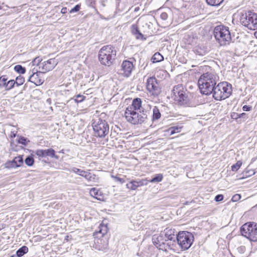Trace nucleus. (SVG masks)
Segmentation results:
<instances>
[{"label":"nucleus","instance_id":"f257e3e1","mask_svg":"<svg viewBox=\"0 0 257 257\" xmlns=\"http://www.w3.org/2000/svg\"><path fill=\"white\" fill-rule=\"evenodd\" d=\"M219 80V76L214 72L203 73L198 81L201 93L205 95L212 94Z\"/></svg>","mask_w":257,"mask_h":257},{"label":"nucleus","instance_id":"f03ea898","mask_svg":"<svg viewBox=\"0 0 257 257\" xmlns=\"http://www.w3.org/2000/svg\"><path fill=\"white\" fill-rule=\"evenodd\" d=\"M116 53V50L112 46H104L99 51V61L102 65L109 66L115 60Z\"/></svg>","mask_w":257,"mask_h":257},{"label":"nucleus","instance_id":"7ed1b4c3","mask_svg":"<svg viewBox=\"0 0 257 257\" xmlns=\"http://www.w3.org/2000/svg\"><path fill=\"white\" fill-rule=\"evenodd\" d=\"M212 93L216 100H221L228 98L232 93V86L227 82H221L215 85Z\"/></svg>","mask_w":257,"mask_h":257},{"label":"nucleus","instance_id":"20e7f679","mask_svg":"<svg viewBox=\"0 0 257 257\" xmlns=\"http://www.w3.org/2000/svg\"><path fill=\"white\" fill-rule=\"evenodd\" d=\"M214 35L216 41L221 46L229 44L231 40L228 27L223 25H219L215 27Z\"/></svg>","mask_w":257,"mask_h":257},{"label":"nucleus","instance_id":"39448f33","mask_svg":"<svg viewBox=\"0 0 257 257\" xmlns=\"http://www.w3.org/2000/svg\"><path fill=\"white\" fill-rule=\"evenodd\" d=\"M126 120L133 124H138L144 122L148 117L147 111L142 110L139 112L132 109H126L124 113Z\"/></svg>","mask_w":257,"mask_h":257},{"label":"nucleus","instance_id":"423d86ee","mask_svg":"<svg viewBox=\"0 0 257 257\" xmlns=\"http://www.w3.org/2000/svg\"><path fill=\"white\" fill-rule=\"evenodd\" d=\"M240 23L248 29H257V14L251 11L240 13Z\"/></svg>","mask_w":257,"mask_h":257},{"label":"nucleus","instance_id":"0eeeda50","mask_svg":"<svg viewBox=\"0 0 257 257\" xmlns=\"http://www.w3.org/2000/svg\"><path fill=\"white\" fill-rule=\"evenodd\" d=\"M172 97L179 105H186L189 102L186 90L182 84H178L174 87L172 90Z\"/></svg>","mask_w":257,"mask_h":257},{"label":"nucleus","instance_id":"6e6552de","mask_svg":"<svg viewBox=\"0 0 257 257\" xmlns=\"http://www.w3.org/2000/svg\"><path fill=\"white\" fill-rule=\"evenodd\" d=\"M241 234L251 241H257V223L247 222L240 228Z\"/></svg>","mask_w":257,"mask_h":257},{"label":"nucleus","instance_id":"1a4fd4ad","mask_svg":"<svg viewBox=\"0 0 257 257\" xmlns=\"http://www.w3.org/2000/svg\"><path fill=\"white\" fill-rule=\"evenodd\" d=\"M92 127L96 137L104 138L109 133V125L104 120L100 118L95 120Z\"/></svg>","mask_w":257,"mask_h":257},{"label":"nucleus","instance_id":"9d476101","mask_svg":"<svg viewBox=\"0 0 257 257\" xmlns=\"http://www.w3.org/2000/svg\"><path fill=\"white\" fill-rule=\"evenodd\" d=\"M177 242L182 249H188L192 245L194 236L192 234L188 231H180L177 234L176 237Z\"/></svg>","mask_w":257,"mask_h":257},{"label":"nucleus","instance_id":"9b49d317","mask_svg":"<svg viewBox=\"0 0 257 257\" xmlns=\"http://www.w3.org/2000/svg\"><path fill=\"white\" fill-rule=\"evenodd\" d=\"M146 87L149 93L154 96L159 95L161 91L156 79L153 77H150L148 78L146 82Z\"/></svg>","mask_w":257,"mask_h":257},{"label":"nucleus","instance_id":"f8f14e48","mask_svg":"<svg viewBox=\"0 0 257 257\" xmlns=\"http://www.w3.org/2000/svg\"><path fill=\"white\" fill-rule=\"evenodd\" d=\"M134 68L133 63L130 61H123L121 65L120 69V74L122 76L128 77Z\"/></svg>","mask_w":257,"mask_h":257},{"label":"nucleus","instance_id":"ddd939ff","mask_svg":"<svg viewBox=\"0 0 257 257\" xmlns=\"http://www.w3.org/2000/svg\"><path fill=\"white\" fill-rule=\"evenodd\" d=\"M71 171L83 177L88 182H94L95 181V175L91 174L89 172L80 170L75 167L71 169Z\"/></svg>","mask_w":257,"mask_h":257},{"label":"nucleus","instance_id":"4468645a","mask_svg":"<svg viewBox=\"0 0 257 257\" xmlns=\"http://www.w3.org/2000/svg\"><path fill=\"white\" fill-rule=\"evenodd\" d=\"M149 181L147 179H137L133 180L126 185V188L132 190H135L138 187L147 185Z\"/></svg>","mask_w":257,"mask_h":257},{"label":"nucleus","instance_id":"2eb2a0df","mask_svg":"<svg viewBox=\"0 0 257 257\" xmlns=\"http://www.w3.org/2000/svg\"><path fill=\"white\" fill-rule=\"evenodd\" d=\"M161 233L166 241L169 240L175 241L177 236V232L175 230L169 227L165 228L161 232Z\"/></svg>","mask_w":257,"mask_h":257},{"label":"nucleus","instance_id":"dca6fc26","mask_svg":"<svg viewBox=\"0 0 257 257\" xmlns=\"http://www.w3.org/2000/svg\"><path fill=\"white\" fill-rule=\"evenodd\" d=\"M57 62L54 59H50L47 61H45L42 63V66H40L41 68L42 73H44L53 70L56 66Z\"/></svg>","mask_w":257,"mask_h":257},{"label":"nucleus","instance_id":"f3484780","mask_svg":"<svg viewBox=\"0 0 257 257\" xmlns=\"http://www.w3.org/2000/svg\"><path fill=\"white\" fill-rule=\"evenodd\" d=\"M93 247L98 250L105 251L108 249V243L106 239L95 238Z\"/></svg>","mask_w":257,"mask_h":257},{"label":"nucleus","instance_id":"a211bd4d","mask_svg":"<svg viewBox=\"0 0 257 257\" xmlns=\"http://www.w3.org/2000/svg\"><path fill=\"white\" fill-rule=\"evenodd\" d=\"M15 84L14 80L8 81L6 76L0 77V88H4L6 90H10L12 89Z\"/></svg>","mask_w":257,"mask_h":257},{"label":"nucleus","instance_id":"6ab92c4d","mask_svg":"<svg viewBox=\"0 0 257 257\" xmlns=\"http://www.w3.org/2000/svg\"><path fill=\"white\" fill-rule=\"evenodd\" d=\"M36 154L39 157H46L50 156L52 158H58V156L55 155V151L52 149H49L47 150H37Z\"/></svg>","mask_w":257,"mask_h":257},{"label":"nucleus","instance_id":"aec40b11","mask_svg":"<svg viewBox=\"0 0 257 257\" xmlns=\"http://www.w3.org/2000/svg\"><path fill=\"white\" fill-rule=\"evenodd\" d=\"M42 72H34L32 74L30 75L29 81L34 83L36 85H40L43 83L44 80L40 78L39 74Z\"/></svg>","mask_w":257,"mask_h":257},{"label":"nucleus","instance_id":"412c9836","mask_svg":"<svg viewBox=\"0 0 257 257\" xmlns=\"http://www.w3.org/2000/svg\"><path fill=\"white\" fill-rule=\"evenodd\" d=\"M152 241L154 245L160 249H161L162 245L165 244L166 241L161 233L159 234L154 235L152 237Z\"/></svg>","mask_w":257,"mask_h":257},{"label":"nucleus","instance_id":"4be33fe9","mask_svg":"<svg viewBox=\"0 0 257 257\" xmlns=\"http://www.w3.org/2000/svg\"><path fill=\"white\" fill-rule=\"evenodd\" d=\"M132 109L134 111H139L144 110L142 106V100L141 98H136L133 101L131 105L128 106L126 109Z\"/></svg>","mask_w":257,"mask_h":257},{"label":"nucleus","instance_id":"5701e85b","mask_svg":"<svg viewBox=\"0 0 257 257\" xmlns=\"http://www.w3.org/2000/svg\"><path fill=\"white\" fill-rule=\"evenodd\" d=\"M163 56L160 53L157 52L154 54L151 60L153 63H157L163 61Z\"/></svg>","mask_w":257,"mask_h":257},{"label":"nucleus","instance_id":"b1692460","mask_svg":"<svg viewBox=\"0 0 257 257\" xmlns=\"http://www.w3.org/2000/svg\"><path fill=\"white\" fill-rule=\"evenodd\" d=\"M90 194L94 198L97 199H100L99 197L101 196V192L95 188H91L90 190Z\"/></svg>","mask_w":257,"mask_h":257},{"label":"nucleus","instance_id":"393cba45","mask_svg":"<svg viewBox=\"0 0 257 257\" xmlns=\"http://www.w3.org/2000/svg\"><path fill=\"white\" fill-rule=\"evenodd\" d=\"M28 252V248L26 246H23L20 248L16 252L18 257H21Z\"/></svg>","mask_w":257,"mask_h":257},{"label":"nucleus","instance_id":"a878e982","mask_svg":"<svg viewBox=\"0 0 257 257\" xmlns=\"http://www.w3.org/2000/svg\"><path fill=\"white\" fill-rule=\"evenodd\" d=\"M153 120H158L161 117V114L160 110H159V108H158V107L155 106L153 108Z\"/></svg>","mask_w":257,"mask_h":257},{"label":"nucleus","instance_id":"bb28decb","mask_svg":"<svg viewBox=\"0 0 257 257\" xmlns=\"http://www.w3.org/2000/svg\"><path fill=\"white\" fill-rule=\"evenodd\" d=\"M182 127L179 126H172L169 129V131L170 132V135H173L176 133H179L181 132Z\"/></svg>","mask_w":257,"mask_h":257},{"label":"nucleus","instance_id":"cd10ccee","mask_svg":"<svg viewBox=\"0 0 257 257\" xmlns=\"http://www.w3.org/2000/svg\"><path fill=\"white\" fill-rule=\"evenodd\" d=\"M163 176L161 174H158L155 177L152 178L149 182L151 183L160 182L163 180Z\"/></svg>","mask_w":257,"mask_h":257},{"label":"nucleus","instance_id":"c85d7f7f","mask_svg":"<svg viewBox=\"0 0 257 257\" xmlns=\"http://www.w3.org/2000/svg\"><path fill=\"white\" fill-rule=\"evenodd\" d=\"M5 166L6 168L9 169L19 167L14 160L12 161H10L6 163Z\"/></svg>","mask_w":257,"mask_h":257},{"label":"nucleus","instance_id":"c756f323","mask_svg":"<svg viewBox=\"0 0 257 257\" xmlns=\"http://www.w3.org/2000/svg\"><path fill=\"white\" fill-rule=\"evenodd\" d=\"M14 70L20 74H24L26 72L25 68L20 65H17L15 66Z\"/></svg>","mask_w":257,"mask_h":257},{"label":"nucleus","instance_id":"7c9ffc66","mask_svg":"<svg viewBox=\"0 0 257 257\" xmlns=\"http://www.w3.org/2000/svg\"><path fill=\"white\" fill-rule=\"evenodd\" d=\"M15 84H16L17 86H19L22 85L24 83L25 78L20 75L16 78V80H15Z\"/></svg>","mask_w":257,"mask_h":257},{"label":"nucleus","instance_id":"2f4dec72","mask_svg":"<svg viewBox=\"0 0 257 257\" xmlns=\"http://www.w3.org/2000/svg\"><path fill=\"white\" fill-rule=\"evenodd\" d=\"M85 96L78 94L76 96H74L72 99H74L75 102L76 103L81 102L85 99Z\"/></svg>","mask_w":257,"mask_h":257},{"label":"nucleus","instance_id":"473e14b6","mask_svg":"<svg viewBox=\"0 0 257 257\" xmlns=\"http://www.w3.org/2000/svg\"><path fill=\"white\" fill-rule=\"evenodd\" d=\"M25 163L29 166H32L34 162V159L32 156H28L25 160Z\"/></svg>","mask_w":257,"mask_h":257},{"label":"nucleus","instance_id":"72a5a7b5","mask_svg":"<svg viewBox=\"0 0 257 257\" xmlns=\"http://www.w3.org/2000/svg\"><path fill=\"white\" fill-rule=\"evenodd\" d=\"M242 165V163L240 161H238L236 164L233 165L231 166V170L232 171H237L240 167Z\"/></svg>","mask_w":257,"mask_h":257},{"label":"nucleus","instance_id":"f704fd0d","mask_svg":"<svg viewBox=\"0 0 257 257\" xmlns=\"http://www.w3.org/2000/svg\"><path fill=\"white\" fill-rule=\"evenodd\" d=\"M223 1H206L208 5L211 6H219Z\"/></svg>","mask_w":257,"mask_h":257},{"label":"nucleus","instance_id":"c9c22d12","mask_svg":"<svg viewBox=\"0 0 257 257\" xmlns=\"http://www.w3.org/2000/svg\"><path fill=\"white\" fill-rule=\"evenodd\" d=\"M29 141L27 138L21 137L18 140V143L25 146L27 145Z\"/></svg>","mask_w":257,"mask_h":257},{"label":"nucleus","instance_id":"e433bc0d","mask_svg":"<svg viewBox=\"0 0 257 257\" xmlns=\"http://www.w3.org/2000/svg\"><path fill=\"white\" fill-rule=\"evenodd\" d=\"M14 160L20 167L23 163V159L22 156L16 157L14 158Z\"/></svg>","mask_w":257,"mask_h":257},{"label":"nucleus","instance_id":"4c0bfd02","mask_svg":"<svg viewBox=\"0 0 257 257\" xmlns=\"http://www.w3.org/2000/svg\"><path fill=\"white\" fill-rule=\"evenodd\" d=\"M42 59L40 57H38L35 58L33 61H32V64L33 65H39L41 62L42 61Z\"/></svg>","mask_w":257,"mask_h":257},{"label":"nucleus","instance_id":"58836bf2","mask_svg":"<svg viewBox=\"0 0 257 257\" xmlns=\"http://www.w3.org/2000/svg\"><path fill=\"white\" fill-rule=\"evenodd\" d=\"M111 177L115 180V181L119 182L121 184H122L125 182V180L123 178H119L113 175L111 176Z\"/></svg>","mask_w":257,"mask_h":257},{"label":"nucleus","instance_id":"ea45409f","mask_svg":"<svg viewBox=\"0 0 257 257\" xmlns=\"http://www.w3.org/2000/svg\"><path fill=\"white\" fill-rule=\"evenodd\" d=\"M80 8V6L79 5H76L73 8H72L70 11V13L78 12Z\"/></svg>","mask_w":257,"mask_h":257},{"label":"nucleus","instance_id":"a19ab883","mask_svg":"<svg viewBox=\"0 0 257 257\" xmlns=\"http://www.w3.org/2000/svg\"><path fill=\"white\" fill-rule=\"evenodd\" d=\"M224 198V196L222 194H219L215 196V200L216 202H219L222 201Z\"/></svg>","mask_w":257,"mask_h":257},{"label":"nucleus","instance_id":"79ce46f5","mask_svg":"<svg viewBox=\"0 0 257 257\" xmlns=\"http://www.w3.org/2000/svg\"><path fill=\"white\" fill-rule=\"evenodd\" d=\"M241 198V196L239 194H236L233 196L232 200L234 202L237 201L239 200Z\"/></svg>","mask_w":257,"mask_h":257},{"label":"nucleus","instance_id":"37998d69","mask_svg":"<svg viewBox=\"0 0 257 257\" xmlns=\"http://www.w3.org/2000/svg\"><path fill=\"white\" fill-rule=\"evenodd\" d=\"M161 19L164 20H166L168 18V15L166 13H163L160 16Z\"/></svg>","mask_w":257,"mask_h":257},{"label":"nucleus","instance_id":"c03bdc74","mask_svg":"<svg viewBox=\"0 0 257 257\" xmlns=\"http://www.w3.org/2000/svg\"><path fill=\"white\" fill-rule=\"evenodd\" d=\"M138 32H140L139 30L137 27H134L133 29H132V33L135 35H137Z\"/></svg>","mask_w":257,"mask_h":257},{"label":"nucleus","instance_id":"a18cd8bd","mask_svg":"<svg viewBox=\"0 0 257 257\" xmlns=\"http://www.w3.org/2000/svg\"><path fill=\"white\" fill-rule=\"evenodd\" d=\"M251 107L248 106V105H244L242 107V109L243 111H249L250 110Z\"/></svg>","mask_w":257,"mask_h":257},{"label":"nucleus","instance_id":"49530a36","mask_svg":"<svg viewBox=\"0 0 257 257\" xmlns=\"http://www.w3.org/2000/svg\"><path fill=\"white\" fill-rule=\"evenodd\" d=\"M135 36H136V38L138 39H142L143 37V34L140 32H138V33L137 35H136Z\"/></svg>","mask_w":257,"mask_h":257},{"label":"nucleus","instance_id":"de8ad7c7","mask_svg":"<svg viewBox=\"0 0 257 257\" xmlns=\"http://www.w3.org/2000/svg\"><path fill=\"white\" fill-rule=\"evenodd\" d=\"M231 117L232 118L237 119V118H239L238 114L236 113H233V114H231Z\"/></svg>","mask_w":257,"mask_h":257},{"label":"nucleus","instance_id":"09e8293b","mask_svg":"<svg viewBox=\"0 0 257 257\" xmlns=\"http://www.w3.org/2000/svg\"><path fill=\"white\" fill-rule=\"evenodd\" d=\"M100 233L102 234V236H103L106 233V230L105 229L104 231H103V230L102 229H100L99 231V232Z\"/></svg>","mask_w":257,"mask_h":257},{"label":"nucleus","instance_id":"8fccbe9b","mask_svg":"<svg viewBox=\"0 0 257 257\" xmlns=\"http://www.w3.org/2000/svg\"><path fill=\"white\" fill-rule=\"evenodd\" d=\"M61 12L62 14H65L67 13V8H63L61 9Z\"/></svg>","mask_w":257,"mask_h":257},{"label":"nucleus","instance_id":"3c124183","mask_svg":"<svg viewBox=\"0 0 257 257\" xmlns=\"http://www.w3.org/2000/svg\"><path fill=\"white\" fill-rule=\"evenodd\" d=\"M246 115V114L245 113H242L239 114H238V117H244Z\"/></svg>","mask_w":257,"mask_h":257},{"label":"nucleus","instance_id":"603ef678","mask_svg":"<svg viewBox=\"0 0 257 257\" xmlns=\"http://www.w3.org/2000/svg\"><path fill=\"white\" fill-rule=\"evenodd\" d=\"M10 257H18V256H17V255L16 254H13Z\"/></svg>","mask_w":257,"mask_h":257},{"label":"nucleus","instance_id":"864d4df0","mask_svg":"<svg viewBox=\"0 0 257 257\" xmlns=\"http://www.w3.org/2000/svg\"><path fill=\"white\" fill-rule=\"evenodd\" d=\"M3 4H4L3 3L1 4V3H0V10H1V9H2V5H3Z\"/></svg>","mask_w":257,"mask_h":257},{"label":"nucleus","instance_id":"5fc2aeb1","mask_svg":"<svg viewBox=\"0 0 257 257\" xmlns=\"http://www.w3.org/2000/svg\"><path fill=\"white\" fill-rule=\"evenodd\" d=\"M254 36L257 38V31L254 33Z\"/></svg>","mask_w":257,"mask_h":257},{"label":"nucleus","instance_id":"6e6d98bb","mask_svg":"<svg viewBox=\"0 0 257 257\" xmlns=\"http://www.w3.org/2000/svg\"><path fill=\"white\" fill-rule=\"evenodd\" d=\"M3 228V225H2L1 224H0V230H1Z\"/></svg>","mask_w":257,"mask_h":257},{"label":"nucleus","instance_id":"4d7b16f0","mask_svg":"<svg viewBox=\"0 0 257 257\" xmlns=\"http://www.w3.org/2000/svg\"><path fill=\"white\" fill-rule=\"evenodd\" d=\"M12 137H15V134H12L11 136Z\"/></svg>","mask_w":257,"mask_h":257},{"label":"nucleus","instance_id":"13d9d810","mask_svg":"<svg viewBox=\"0 0 257 257\" xmlns=\"http://www.w3.org/2000/svg\"><path fill=\"white\" fill-rule=\"evenodd\" d=\"M12 137H15V134H12L11 136Z\"/></svg>","mask_w":257,"mask_h":257}]
</instances>
